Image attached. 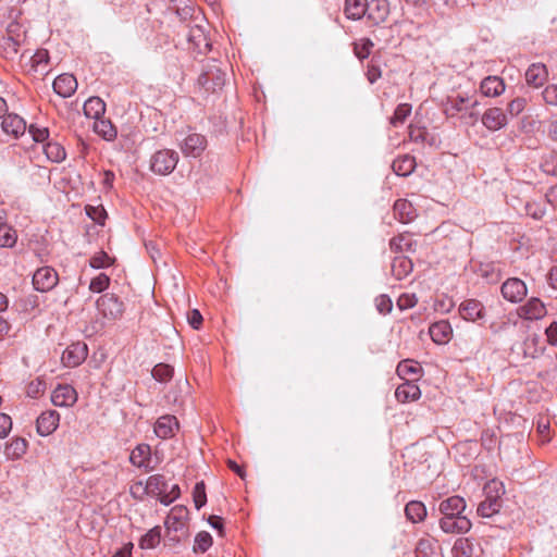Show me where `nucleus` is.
<instances>
[{"instance_id": "f257e3e1", "label": "nucleus", "mask_w": 557, "mask_h": 557, "mask_svg": "<svg viewBox=\"0 0 557 557\" xmlns=\"http://www.w3.org/2000/svg\"><path fill=\"white\" fill-rule=\"evenodd\" d=\"M485 500L478 506V515L490 518L497 513L502 507L500 494L504 493L503 484L496 480H492L484 486Z\"/></svg>"}, {"instance_id": "f03ea898", "label": "nucleus", "mask_w": 557, "mask_h": 557, "mask_svg": "<svg viewBox=\"0 0 557 557\" xmlns=\"http://www.w3.org/2000/svg\"><path fill=\"white\" fill-rule=\"evenodd\" d=\"M225 76V72H223L215 62L208 63L198 77V85L208 92H216L223 88Z\"/></svg>"}, {"instance_id": "7ed1b4c3", "label": "nucleus", "mask_w": 557, "mask_h": 557, "mask_svg": "<svg viewBox=\"0 0 557 557\" xmlns=\"http://www.w3.org/2000/svg\"><path fill=\"white\" fill-rule=\"evenodd\" d=\"M178 162V153L171 149H161L150 159V170L158 175L171 174Z\"/></svg>"}, {"instance_id": "20e7f679", "label": "nucleus", "mask_w": 557, "mask_h": 557, "mask_svg": "<svg viewBox=\"0 0 557 557\" xmlns=\"http://www.w3.org/2000/svg\"><path fill=\"white\" fill-rule=\"evenodd\" d=\"M97 309L108 320H117L123 315L124 304L116 295L107 293L98 298Z\"/></svg>"}, {"instance_id": "39448f33", "label": "nucleus", "mask_w": 557, "mask_h": 557, "mask_svg": "<svg viewBox=\"0 0 557 557\" xmlns=\"http://www.w3.org/2000/svg\"><path fill=\"white\" fill-rule=\"evenodd\" d=\"M208 146L206 136L198 133H189L180 144V148L185 157L198 158Z\"/></svg>"}, {"instance_id": "423d86ee", "label": "nucleus", "mask_w": 557, "mask_h": 557, "mask_svg": "<svg viewBox=\"0 0 557 557\" xmlns=\"http://www.w3.org/2000/svg\"><path fill=\"white\" fill-rule=\"evenodd\" d=\"M186 39L189 44V49H193L194 52L206 53L211 49V42L209 41L203 27L199 24L188 25Z\"/></svg>"}, {"instance_id": "0eeeda50", "label": "nucleus", "mask_w": 557, "mask_h": 557, "mask_svg": "<svg viewBox=\"0 0 557 557\" xmlns=\"http://www.w3.org/2000/svg\"><path fill=\"white\" fill-rule=\"evenodd\" d=\"M58 281V273L51 267L39 268L33 275V285L36 290L41 293L51 290Z\"/></svg>"}, {"instance_id": "6e6552de", "label": "nucleus", "mask_w": 557, "mask_h": 557, "mask_svg": "<svg viewBox=\"0 0 557 557\" xmlns=\"http://www.w3.org/2000/svg\"><path fill=\"white\" fill-rule=\"evenodd\" d=\"M527 294L528 288L525 283L518 277L508 278L502 285V295L510 302L516 304L522 301Z\"/></svg>"}, {"instance_id": "1a4fd4ad", "label": "nucleus", "mask_w": 557, "mask_h": 557, "mask_svg": "<svg viewBox=\"0 0 557 557\" xmlns=\"http://www.w3.org/2000/svg\"><path fill=\"white\" fill-rule=\"evenodd\" d=\"M478 104L476 100H473L472 97L468 95L457 94L455 96H448L444 112L448 116H455L457 113L467 110L470 107H474Z\"/></svg>"}, {"instance_id": "9d476101", "label": "nucleus", "mask_w": 557, "mask_h": 557, "mask_svg": "<svg viewBox=\"0 0 557 557\" xmlns=\"http://www.w3.org/2000/svg\"><path fill=\"white\" fill-rule=\"evenodd\" d=\"M88 349L84 343H74L70 345L62 354V362L65 367H77L87 357Z\"/></svg>"}, {"instance_id": "9b49d317", "label": "nucleus", "mask_w": 557, "mask_h": 557, "mask_svg": "<svg viewBox=\"0 0 557 557\" xmlns=\"http://www.w3.org/2000/svg\"><path fill=\"white\" fill-rule=\"evenodd\" d=\"M517 313L524 320H540L546 314V307L541 299L532 297L517 309Z\"/></svg>"}, {"instance_id": "f8f14e48", "label": "nucleus", "mask_w": 557, "mask_h": 557, "mask_svg": "<svg viewBox=\"0 0 557 557\" xmlns=\"http://www.w3.org/2000/svg\"><path fill=\"white\" fill-rule=\"evenodd\" d=\"M441 529L445 533H466L471 529V521L466 516L443 517L440 520Z\"/></svg>"}, {"instance_id": "ddd939ff", "label": "nucleus", "mask_w": 557, "mask_h": 557, "mask_svg": "<svg viewBox=\"0 0 557 557\" xmlns=\"http://www.w3.org/2000/svg\"><path fill=\"white\" fill-rule=\"evenodd\" d=\"M188 517V510L183 506H175L171 509L170 513L165 519L166 530L174 532H184L186 527V520Z\"/></svg>"}, {"instance_id": "4468645a", "label": "nucleus", "mask_w": 557, "mask_h": 557, "mask_svg": "<svg viewBox=\"0 0 557 557\" xmlns=\"http://www.w3.org/2000/svg\"><path fill=\"white\" fill-rule=\"evenodd\" d=\"M368 5L366 17L371 24L379 25L387 18L389 13L387 0H371L368 1Z\"/></svg>"}, {"instance_id": "2eb2a0df", "label": "nucleus", "mask_w": 557, "mask_h": 557, "mask_svg": "<svg viewBox=\"0 0 557 557\" xmlns=\"http://www.w3.org/2000/svg\"><path fill=\"white\" fill-rule=\"evenodd\" d=\"M59 421L60 414L58 411H45L37 418V432L41 436H48L57 430Z\"/></svg>"}, {"instance_id": "dca6fc26", "label": "nucleus", "mask_w": 557, "mask_h": 557, "mask_svg": "<svg viewBox=\"0 0 557 557\" xmlns=\"http://www.w3.org/2000/svg\"><path fill=\"white\" fill-rule=\"evenodd\" d=\"M77 400L76 391L70 385H59L51 395V401L57 407H70Z\"/></svg>"}, {"instance_id": "f3484780", "label": "nucleus", "mask_w": 557, "mask_h": 557, "mask_svg": "<svg viewBox=\"0 0 557 557\" xmlns=\"http://www.w3.org/2000/svg\"><path fill=\"white\" fill-rule=\"evenodd\" d=\"M178 430V421L175 416L165 414L160 417L154 424V433L162 440L171 438Z\"/></svg>"}, {"instance_id": "a211bd4d", "label": "nucleus", "mask_w": 557, "mask_h": 557, "mask_svg": "<svg viewBox=\"0 0 557 557\" xmlns=\"http://www.w3.org/2000/svg\"><path fill=\"white\" fill-rule=\"evenodd\" d=\"M459 312L465 320L479 321L485 317L484 306L476 299H468L461 302Z\"/></svg>"}, {"instance_id": "6ab92c4d", "label": "nucleus", "mask_w": 557, "mask_h": 557, "mask_svg": "<svg viewBox=\"0 0 557 557\" xmlns=\"http://www.w3.org/2000/svg\"><path fill=\"white\" fill-rule=\"evenodd\" d=\"M77 89V81L72 74H61L53 81V90L63 98L71 97Z\"/></svg>"}, {"instance_id": "aec40b11", "label": "nucleus", "mask_w": 557, "mask_h": 557, "mask_svg": "<svg viewBox=\"0 0 557 557\" xmlns=\"http://www.w3.org/2000/svg\"><path fill=\"white\" fill-rule=\"evenodd\" d=\"M548 72L543 63H533L525 71V82L529 86L539 88L547 81Z\"/></svg>"}, {"instance_id": "412c9836", "label": "nucleus", "mask_w": 557, "mask_h": 557, "mask_svg": "<svg viewBox=\"0 0 557 557\" xmlns=\"http://www.w3.org/2000/svg\"><path fill=\"white\" fill-rule=\"evenodd\" d=\"M482 123L490 131H498L507 124V117L502 109L491 108L482 115Z\"/></svg>"}, {"instance_id": "4be33fe9", "label": "nucleus", "mask_w": 557, "mask_h": 557, "mask_svg": "<svg viewBox=\"0 0 557 557\" xmlns=\"http://www.w3.org/2000/svg\"><path fill=\"white\" fill-rule=\"evenodd\" d=\"M1 126L4 133L14 137L23 135L26 131L25 121L20 115L13 113L2 116Z\"/></svg>"}, {"instance_id": "5701e85b", "label": "nucleus", "mask_w": 557, "mask_h": 557, "mask_svg": "<svg viewBox=\"0 0 557 557\" xmlns=\"http://www.w3.org/2000/svg\"><path fill=\"white\" fill-rule=\"evenodd\" d=\"M466 507L465 499L455 495L441 502L440 511L443 513V517L461 516Z\"/></svg>"}, {"instance_id": "b1692460", "label": "nucleus", "mask_w": 557, "mask_h": 557, "mask_svg": "<svg viewBox=\"0 0 557 557\" xmlns=\"http://www.w3.org/2000/svg\"><path fill=\"white\" fill-rule=\"evenodd\" d=\"M451 334L453 329L445 320L435 322L429 327V335L436 344H446L450 339Z\"/></svg>"}, {"instance_id": "393cba45", "label": "nucleus", "mask_w": 557, "mask_h": 557, "mask_svg": "<svg viewBox=\"0 0 557 557\" xmlns=\"http://www.w3.org/2000/svg\"><path fill=\"white\" fill-rule=\"evenodd\" d=\"M394 213L398 220L404 223H410L414 221L418 213L412 202L407 199H399L394 205Z\"/></svg>"}, {"instance_id": "a878e982", "label": "nucleus", "mask_w": 557, "mask_h": 557, "mask_svg": "<svg viewBox=\"0 0 557 557\" xmlns=\"http://www.w3.org/2000/svg\"><path fill=\"white\" fill-rule=\"evenodd\" d=\"M480 89L485 97H497L505 91V83L499 76H487L481 82Z\"/></svg>"}, {"instance_id": "bb28decb", "label": "nucleus", "mask_w": 557, "mask_h": 557, "mask_svg": "<svg viewBox=\"0 0 557 557\" xmlns=\"http://www.w3.org/2000/svg\"><path fill=\"white\" fill-rule=\"evenodd\" d=\"M368 0H345L344 14L348 20L358 21L367 15Z\"/></svg>"}, {"instance_id": "cd10ccee", "label": "nucleus", "mask_w": 557, "mask_h": 557, "mask_svg": "<svg viewBox=\"0 0 557 557\" xmlns=\"http://www.w3.org/2000/svg\"><path fill=\"white\" fill-rule=\"evenodd\" d=\"M151 449L148 444L137 445L131 453L129 461L138 468H150Z\"/></svg>"}, {"instance_id": "c85d7f7f", "label": "nucleus", "mask_w": 557, "mask_h": 557, "mask_svg": "<svg viewBox=\"0 0 557 557\" xmlns=\"http://www.w3.org/2000/svg\"><path fill=\"white\" fill-rule=\"evenodd\" d=\"M413 270V260L407 255L397 256L392 263V273L397 280L409 275Z\"/></svg>"}, {"instance_id": "c756f323", "label": "nucleus", "mask_w": 557, "mask_h": 557, "mask_svg": "<svg viewBox=\"0 0 557 557\" xmlns=\"http://www.w3.org/2000/svg\"><path fill=\"white\" fill-rule=\"evenodd\" d=\"M416 239L413 238V234L408 231L403 232L398 237H395L391 240V248L405 252H416Z\"/></svg>"}, {"instance_id": "7c9ffc66", "label": "nucleus", "mask_w": 557, "mask_h": 557, "mask_svg": "<svg viewBox=\"0 0 557 557\" xmlns=\"http://www.w3.org/2000/svg\"><path fill=\"white\" fill-rule=\"evenodd\" d=\"M395 397L400 403L416 400L418 398V385L416 380H406L395 392Z\"/></svg>"}, {"instance_id": "2f4dec72", "label": "nucleus", "mask_w": 557, "mask_h": 557, "mask_svg": "<svg viewBox=\"0 0 557 557\" xmlns=\"http://www.w3.org/2000/svg\"><path fill=\"white\" fill-rule=\"evenodd\" d=\"M392 166L398 176H408L414 171L417 166L416 158L409 154L398 157L394 160Z\"/></svg>"}, {"instance_id": "473e14b6", "label": "nucleus", "mask_w": 557, "mask_h": 557, "mask_svg": "<svg viewBox=\"0 0 557 557\" xmlns=\"http://www.w3.org/2000/svg\"><path fill=\"white\" fill-rule=\"evenodd\" d=\"M83 109L87 117L98 120L106 112V103L99 97H90L85 101Z\"/></svg>"}, {"instance_id": "72a5a7b5", "label": "nucleus", "mask_w": 557, "mask_h": 557, "mask_svg": "<svg viewBox=\"0 0 557 557\" xmlns=\"http://www.w3.org/2000/svg\"><path fill=\"white\" fill-rule=\"evenodd\" d=\"M27 441L23 437L12 438L7 443L4 454L8 459L15 460L21 458L27 450Z\"/></svg>"}, {"instance_id": "f704fd0d", "label": "nucleus", "mask_w": 557, "mask_h": 557, "mask_svg": "<svg viewBox=\"0 0 557 557\" xmlns=\"http://www.w3.org/2000/svg\"><path fill=\"white\" fill-rule=\"evenodd\" d=\"M94 131L106 140H113L116 137V129L110 120L98 117L94 123Z\"/></svg>"}, {"instance_id": "c9c22d12", "label": "nucleus", "mask_w": 557, "mask_h": 557, "mask_svg": "<svg viewBox=\"0 0 557 557\" xmlns=\"http://www.w3.org/2000/svg\"><path fill=\"white\" fill-rule=\"evenodd\" d=\"M22 40L23 35L21 34L3 37L1 47L7 59H13L17 54Z\"/></svg>"}, {"instance_id": "e433bc0d", "label": "nucleus", "mask_w": 557, "mask_h": 557, "mask_svg": "<svg viewBox=\"0 0 557 557\" xmlns=\"http://www.w3.org/2000/svg\"><path fill=\"white\" fill-rule=\"evenodd\" d=\"M474 545L469 539H458L453 546V554L455 557H473Z\"/></svg>"}, {"instance_id": "4c0bfd02", "label": "nucleus", "mask_w": 557, "mask_h": 557, "mask_svg": "<svg viewBox=\"0 0 557 557\" xmlns=\"http://www.w3.org/2000/svg\"><path fill=\"white\" fill-rule=\"evenodd\" d=\"M440 545L438 542L428 535L420 539V557H438Z\"/></svg>"}, {"instance_id": "58836bf2", "label": "nucleus", "mask_w": 557, "mask_h": 557, "mask_svg": "<svg viewBox=\"0 0 557 557\" xmlns=\"http://www.w3.org/2000/svg\"><path fill=\"white\" fill-rule=\"evenodd\" d=\"M161 541V528L154 527L150 529L139 541V546L143 549H151L159 545Z\"/></svg>"}, {"instance_id": "ea45409f", "label": "nucleus", "mask_w": 557, "mask_h": 557, "mask_svg": "<svg viewBox=\"0 0 557 557\" xmlns=\"http://www.w3.org/2000/svg\"><path fill=\"white\" fill-rule=\"evenodd\" d=\"M44 151L47 158L52 162H61L66 157L63 146L55 141H48L44 147Z\"/></svg>"}, {"instance_id": "a19ab883", "label": "nucleus", "mask_w": 557, "mask_h": 557, "mask_svg": "<svg viewBox=\"0 0 557 557\" xmlns=\"http://www.w3.org/2000/svg\"><path fill=\"white\" fill-rule=\"evenodd\" d=\"M174 369L170 364L166 363H158L151 371L153 379L161 383H165L170 381L173 376Z\"/></svg>"}, {"instance_id": "79ce46f5", "label": "nucleus", "mask_w": 557, "mask_h": 557, "mask_svg": "<svg viewBox=\"0 0 557 557\" xmlns=\"http://www.w3.org/2000/svg\"><path fill=\"white\" fill-rule=\"evenodd\" d=\"M211 545H212L211 535L206 531L199 532L195 537L194 552L195 553H205L210 548Z\"/></svg>"}, {"instance_id": "37998d69", "label": "nucleus", "mask_w": 557, "mask_h": 557, "mask_svg": "<svg viewBox=\"0 0 557 557\" xmlns=\"http://www.w3.org/2000/svg\"><path fill=\"white\" fill-rule=\"evenodd\" d=\"M411 104L409 103H400L395 109L394 115L391 117V124L394 126H398L403 124L407 116L411 113Z\"/></svg>"}, {"instance_id": "c03bdc74", "label": "nucleus", "mask_w": 557, "mask_h": 557, "mask_svg": "<svg viewBox=\"0 0 557 557\" xmlns=\"http://www.w3.org/2000/svg\"><path fill=\"white\" fill-rule=\"evenodd\" d=\"M541 169L549 175H557V153L554 151L545 154L541 162Z\"/></svg>"}, {"instance_id": "a18cd8bd", "label": "nucleus", "mask_w": 557, "mask_h": 557, "mask_svg": "<svg viewBox=\"0 0 557 557\" xmlns=\"http://www.w3.org/2000/svg\"><path fill=\"white\" fill-rule=\"evenodd\" d=\"M16 242V233L5 224H0V246L12 247Z\"/></svg>"}, {"instance_id": "49530a36", "label": "nucleus", "mask_w": 557, "mask_h": 557, "mask_svg": "<svg viewBox=\"0 0 557 557\" xmlns=\"http://www.w3.org/2000/svg\"><path fill=\"white\" fill-rule=\"evenodd\" d=\"M193 499H194L195 507L198 510L202 506L206 505V503H207L206 485L202 481L196 483L194 491H193Z\"/></svg>"}, {"instance_id": "de8ad7c7", "label": "nucleus", "mask_w": 557, "mask_h": 557, "mask_svg": "<svg viewBox=\"0 0 557 557\" xmlns=\"http://www.w3.org/2000/svg\"><path fill=\"white\" fill-rule=\"evenodd\" d=\"M113 263V259L104 251L97 252L91 257L89 264L95 269L108 268Z\"/></svg>"}, {"instance_id": "09e8293b", "label": "nucleus", "mask_w": 557, "mask_h": 557, "mask_svg": "<svg viewBox=\"0 0 557 557\" xmlns=\"http://www.w3.org/2000/svg\"><path fill=\"white\" fill-rule=\"evenodd\" d=\"M109 284L110 277L104 273H100L98 276L91 280L89 289L94 293H101L109 286Z\"/></svg>"}, {"instance_id": "8fccbe9b", "label": "nucleus", "mask_w": 557, "mask_h": 557, "mask_svg": "<svg viewBox=\"0 0 557 557\" xmlns=\"http://www.w3.org/2000/svg\"><path fill=\"white\" fill-rule=\"evenodd\" d=\"M542 98L547 106L557 107V84L547 85L542 91Z\"/></svg>"}, {"instance_id": "3c124183", "label": "nucleus", "mask_w": 557, "mask_h": 557, "mask_svg": "<svg viewBox=\"0 0 557 557\" xmlns=\"http://www.w3.org/2000/svg\"><path fill=\"white\" fill-rule=\"evenodd\" d=\"M527 103L525 98L517 97L508 103L507 111L511 116H517L525 109Z\"/></svg>"}, {"instance_id": "603ef678", "label": "nucleus", "mask_w": 557, "mask_h": 557, "mask_svg": "<svg viewBox=\"0 0 557 557\" xmlns=\"http://www.w3.org/2000/svg\"><path fill=\"white\" fill-rule=\"evenodd\" d=\"M45 389L46 383L42 380L37 379L27 385L26 394L28 397L36 398L44 394Z\"/></svg>"}, {"instance_id": "864d4df0", "label": "nucleus", "mask_w": 557, "mask_h": 557, "mask_svg": "<svg viewBox=\"0 0 557 557\" xmlns=\"http://www.w3.org/2000/svg\"><path fill=\"white\" fill-rule=\"evenodd\" d=\"M373 42L370 39H362L360 44L355 46V53L358 59H367L370 54Z\"/></svg>"}, {"instance_id": "5fc2aeb1", "label": "nucleus", "mask_w": 557, "mask_h": 557, "mask_svg": "<svg viewBox=\"0 0 557 557\" xmlns=\"http://www.w3.org/2000/svg\"><path fill=\"white\" fill-rule=\"evenodd\" d=\"M417 302L416 294H403L397 300V306L400 310H405L414 307Z\"/></svg>"}, {"instance_id": "6e6d98bb", "label": "nucleus", "mask_w": 557, "mask_h": 557, "mask_svg": "<svg viewBox=\"0 0 557 557\" xmlns=\"http://www.w3.org/2000/svg\"><path fill=\"white\" fill-rule=\"evenodd\" d=\"M375 306L380 313H388L393 308L392 299L386 295H380L375 299Z\"/></svg>"}, {"instance_id": "4d7b16f0", "label": "nucleus", "mask_w": 557, "mask_h": 557, "mask_svg": "<svg viewBox=\"0 0 557 557\" xmlns=\"http://www.w3.org/2000/svg\"><path fill=\"white\" fill-rule=\"evenodd\" d=\"M416 363L417 362L413 360H405V361L399 362V364L397 366V374L401 379H405V381H406L407 374L416 372V367H414Z\"/></svg>"}, {"instance_id": "13d9d810", "label": "nucleus", "mask_w": 557, "mask_h": 557, "mask_svg": "<svg viewBox=\"0 0 557 557\" xmlns=\"http://www.w3.org/2000/svg\"><path fill=\"white\" fill-rule=\"evenodd\" d=\"M525 212L528 215L532 216L533 219L540 220L544 216L545 209L542 206H540L535 202H532V203L525 205Z\"/></svg>"}, {"instance_id": "bf43d9fd", "label": "nucleus", "mask_w": 557, "mask_h": 557, "mask_svg": "<svg viewBox=\"0 0 557 557\" xmlns=\"http://www.w3.org/2000/svg\"><path fill=\"white\" fill-rule=\"evenodd\" d=\"M29 133L32 134L33 139L37 143H44L49 137V131L46 127L39 128L34 125H30Z\"/></svg>"}, {"instance_id": "052dcab7", "label": "nucleus", "mask_w": 557, "mask_h": 557, "mask_svg": "<svg viewBox=\"0 0 557 557\" xmlns=\"http://www.w3.org/2000/svg\"><path fill=\"white\" fill-rule=\"evenodd\" d=\"M12 429L11 417L5 413H0V438L8 436Z\"/></svg>"}, {"instance_id": "680f3d73", "label": "nucleus", "mask_w": 557, "mask_h": 557, "mask_svg": "<svg viewBox=\"0 0 557 557\" xmlns=\"http://www.w3.org/2000/svg\"><path fill=\"white\" fill-rule=\"evenodd\" d=\"M86 213L87 215L92 219L95 222L102 224L103 219L106 216V212L103 209L95 208L91 206L86 207Z\"/></svg>"}, {"instance_id": "e2e57ef3", "label": "nucleus", "mask_w": 557, "mask_h": 557, "mask_svg": "<svg viewBox=\"0 0 557 557\" xmlns=\"http://www.w3.org/2000/svg\"><path fill=\"white\" fill-rule=\"evenodd\" d=\"M187 320L189 325L195 330H198L203 321L201 313L197 309H193L188 312Z\"/></svg>"}, {"instance_id": "0e129e2a", "label": "nucleus", "mask_w": 557, "mask_h": 557, "mask_svg": "<svg viewBox=\"0 0 557 557\" xmlns=\"http://www.w3.org/2000/svg\"><path fill=\"white\" fill-rule=\"evenodd\" d=\"M405 513L408 520L416 523L418 517V500L409 502L405 507Z\"/></svg>"}, {"instance_id": "69168bd1", "label": "nucleus", "mask_w": 557, "mask_h": 557, "mask_svg": "<svg viewBox=\"0 0 557 557\" xmlns=\"http://www.w3.org/2000/svg\"><path fill=\"white\" fill-rule=\"evenodd\" d=\"M545 334L547 337V342L550 345H557V322L550 323L549 326L545 330Z\"/></svg>"}, {"instance_id": "338daca9", "label": "nucleus", "mask_w": 557, "mask_h": 557, "mask_svg": "<svg viewBox=\"0 0 557 557\" xmlns=\"http://www.w3.org/2000/svg\"><path fill=\"white\" fill-rule=\"evenodd\" d=\"M381 77V70L379 66L375 65H369L367 70V78L368 81L373 84Z\"/></svg>"}, {"instance_id": "774afa93", "label": "nucleus", "mask_w": 557, "mask_h": 557, "mask_svg": "<svg viewBox=\"0 0 557 557\" xmlns=\"http://www.w3.org/2000/svg\"><path fill=\"white\" fill-rule=\"evenodd\" d=\"M133 547V543H127L122 548L116 550L112 557H132Z\"/></svg>"}]
</instances>
